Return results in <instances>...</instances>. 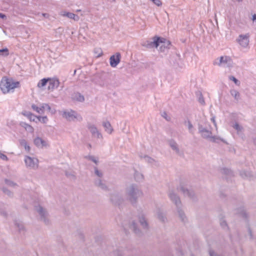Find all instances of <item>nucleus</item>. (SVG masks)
Returning a JSON list of instances; mask_svg holds the SVG:
<instances>
[{
  "label": "nucleus",
  "mask_w": 256,
  "mask_h": 256,
  "mask_svg": "<svg viewBox=\"0 0 256 256\" xmlns=\"http://www.w3.org/2000/svg\"><path fill=\"white\" fill-rule=\"evenodd\" d=\"M145 46L149 48H156L160 52H165L170 48V41L160 37H154L147 41Z\"/></svg>",
  "instance_id": "f257e3e1"
},
{
  "label": "nucleus",
  "mask_w": 256,
  "mask_h": 256,
  "mask_svg": "<svg viewBox=\"0 0 256 256\" xmlns=\"http://www.w3.org/2000/svg\"><path fill=\"white\" fill-rule=\"evenodd\" d=\"M126 198L132 204L136 202L138 199L143 195L142 190L136 184H130L126 188Z\"/></svg>",
  "instance_id": "f03ea898"
},
{
  "label": "nucleus",
  "mask_w": 256,
  "mask_h": 256,
  "mask_svg": "<svg viewBox=\"0 0 256 256\" xmlns=\"http://www.w3.org/2000/svg\"><path fill=\"white\" fill-rule=\"evenodd\" d=\"M198 132L201 136L212 142H218L219 140L223 141L220 137L213 134L212 128L209 124L206 122L198 125Z\"/></svg>",
  "instance_id": "7ed1b4c3"
},
{
  "label": "nucleus",
  "mask_w": 256,
  "mask_h": 256,
  "mask_svg": "<svg viewBox=\"0 0 256 256\" xmlns=\"http://www.w3.org/2000/svg\"><path fill=\"white\" fill-rule=\"evenodd\" d=\"M168 196L170 200L174 203L176 206V212L180 220L184 222L186 221V218L183 210L179 197L172 191L169 192Z\"/></svg>",
  "instance_id": "20e7f679"
},
{
  "label": "nucleus",
  "mask_w": 256,
  "mask_h": 256,
  "mask_svg": "<svg viewBox=\"0 0 256 256\" xmlns=\"http://www.w3.org/2000/svg\"><path fill=\"white\" fill-rule=\"evenodd\" d=\"M18 86V82H14L12 80L6 78H2L0 83V88L4 94L10 92Z\"/></svg>",
  "instance_id": "39448f33"
},
{
  "label": "nucleus",
  "mask_w": 256,
  "mask_h": 256,
  "mask_svg": "<svg viewBox=\"0 0 256 256\" xmlns=\"http://www.w3.org/2000/svg\"><path fill=\"white\" fill-rule=\"evenodd\" d=\"M32 108L39 114H43L46 112H49L52 115L56 113L54 108H52L48 104L46 103L40 104L38 106L32 104Z\"/></svg>",
  "instance_id": "423d86ee"
},
{
  "label": "nucleus",
  "mask_w": 256,
  "mask_h": 256,
  "mask_svg": "<svg viewBox=\"0 0 256 256\" xmlns=\"http://www.w3.org/2000/svg\"><path fill=\"white\" fill-rule=\"evenodd\" d=\"M60 114L63 118L68 121H78L82 120V116L72 110H65L60 112Z\"/></svg>",
  "instance_id": "0eeeda50"
},
{
  "label": "nucleus",
  "mask_w": 256,
  "mask_h": 256,
  "mask_svg": "<svg viewBox=\"0 0 256 256\" xmlns=\"http://www.w3.org/2000/svg\"><path fill=\"white\" fill-rule=\"evenodd\" d=\"M32 142L36 147L39 149H47L50 146L48 140L38 136H34Z\"/></svg>",
  "instance_id": "6e6552de"
},
{
  "label": "nucleus",
  "mask_w": 256,
  "mask_h": 256,
  "mask_svg": "<svg viewBox=\"0 0 256 256\" xmlns=\"http://www.w3.org/2000/svg\"><path fill=\"white\" fill-rule=\"evenodd\" d=\"M35 210L40 216V218L45 224L48 225L50 224L48 214L45 208L38 205L36 206Z\"/></svg>",
  "instance_id": "1a4fd4ad"
},
{
  "label": "nucleus",
  "mask_w": 256,
  "mask_h": 256,
  "mask_svg": "<svg viewBox=\"0 0 256 256\" xmlns=\"http://www.w3.org/2000/svg\"><path fill=\"white\" fill-rule=\"evenodd\" d=\"M232 61L231 58L228 56H221L215 59L214 64L219 66H229L231 65Z\"/></svg>",
  "instance_id": "9d476101"
},
{
  "label": "nucleus",
  "mask_w": 256,
  "mask_h": 256,
  "mask_svg": "<svg viewBox=\"0 0 256 256\" xmlns=\"http://www.w3.org/2000/svg\"><path fill=\"white\" fill-rule=\"evenodd\" d=\"M124 198L119 192H114L110 196V200L115 205H120L124 201Z\"/></svg>",
  "instance_id": "9b49d317"
},
{
  "label": "nucleus",
  "mask_w": 256,
  "mask_h": 256,
  "mask_svg": "<svg viewBox=\"0 0 256 256\" xmlns=\"http://www.w3.org/2000/svg\"><path fill=\"white\" fill-rule=\"evenodd\" d=\"M88 128L93 136L97 138H102V134L99 132L95 125L92 124H88Z\"/></svg>",
  "instance_id": "f8f14e48"
},
{
  "label": "nucleus",
  "mask_w": 256,
  "mask_h": 256,
  "mask_svg": "<svg viewBox=\"0 0 256 256\" xmlns=\"http://www.w3.org/2000/svg\"><path fill=\"white\" fill-rule=\"evenodd\" d=\"M250 36L248 34H240L238 38V42L243 48H246L249 44Z\"/></svg>",
  "instance_id": "ddd939ff"
},
{
  "label": "nucleus",
  "mask_w": 256,
  "mask_h": 256,
  "mask_svg": "<svg viewBox=\"0 0 256 256\" xmlns=\"http://www.w3.org/2000/svg\"><path fill=\"white\" fill-rule=\"evenodd\" d=\"M60 15L62 17H66L69 19L73 20L74 21H78L80 20V18L78 15L66 10L61 11L60 12Z\"/></svg>",
  "instance_id": "4468645a"
},
{
  "label": "nucleus",
  "mask_w": 256,
  "mask_h": 256,
  "mask_svg": "<svg viewBox=\"0 0 256 256\" xmlns=\"http://www.w3.org/2000/svg\"><path fill=\"white\" fill-rule=\"evenodd\" d=\"M120 54L117 52L114 55L110 56V65L113 68H115L120 62Z\"/></svg>",
  "instance_id": "2eb2a0df"
},
{
  "label": "nucleus",
  "mask_w": 256,
  "mask_h": 256,
  "mask_svg": "<svg viewBox=\"0 0 256 256\" xmlns=\"http://www.w3.org/2000/svg\"><path fill=\"white\" fill-rule=\"evenodd\" d=\"M59 82L58 80L54 78H48V89L49 91H52L54 89L57 88Z\"/></svg>",
  "instance_id": "dca6fc26"
},
{
  "label": "nucleus",
  "mask_w": 256,
  "mask_h": 256,
  "mask_svg": "<svg viewBox=\"0 0 256 256\" xmlns=\"http://www.w3.org/2000/svg\"><path fill=\"white\" fill-rule=\"evenodd\" d=\"M154 212L156 216L160 221L164 222L166 221V218L160 208H156L154 210Z\"/></svg>",
  "instance_id": "f3484780"
},
{
  "label": "nucleus",
  "mask_w": 256,
  "mask_h": 256,
  "mask_svg": "<svg viewBox=\"0 0 256 256\" xmlns=\"http://www.w3.org/2000/svg\"><path fill=\"white\" fill-rule=\"evenodd\" d=\"M179 190L182 192L184 196L192 198L194 196V192L192 190H188L184 186H180Z\"/></svg>",
  "instance_id": "a211bd4d"
},
{
  "label": "nucleus",
  "mask_w": 256,
  "mask_h": 256,
  "mask_svg": "<svg viewBox=\"0 0 256 256\" xmlns=\"http://www.w3.org/2000/svg\"><path fill=\"white\" fill-rule=\"evenodd\" d=\"M102 125L104 129V131L108 134H111L114 132V128L108 121H104Z\"/></svg>",
  "instance_id": "6ab92c4d"
},
{
  "label": "nucleus",
  "mask_w": 256,
  "mask_h": 256,
  "mask_svg": "<svg viewBox=\"0 0 256 256\" xmlns=\"http://www.w3.org/2000/svg\"><path fill=\"white\" fill-rule=\"evenodd\" d=\"M94 184L97 186L99 187L103 190H106L108 189V187L106 184L105 182L100 178L96 180Z\"/></svg>",
  "instance_id": "aec40b11"
},
{
  "label": "nucleus",
  "mask_w": 256,
  "mask_h": 256,
  "mask_svg": "<svg viewBox=\"0 0 256 256\" xmlns=\"http://www.w3.org/2000/svg\"><path fill=\"white\" fill-rule=\"evenodd\" d=\"M26 166L30 169H36L38 167V161H24Z\"/></svg>",
  "instance_id": "412c9836"
},
{
  "label": "nucleus",
  "mask_w": 256,
  "mask_h": 256,
  "mask_svg": "<svg viewBox=\"0 0 256 256\" xmlns=\"http://www.w3.org/2000/svg\"><path fill=\"white\" fill-rule=\"evenodd\" d=\"M138 218L139 222L142 227L144 229H147L148 228V225L144 216L143 214H142L139 216Z\"/></svg>",
  "instance_id": "4be33fe9"
},
{
  "label": "nucleus",
  "mask_w": 256,
  "mask_h": 256,
  "mask_svg": "<svg viewBox=\"0 0 256 256\" xmlns=\"http://www.w3.org/2000/svg\"><path fill=\"white\" fill-rule=\"evenodd\" d=\"M168 144L172 150H174L177 153L179 152L180 150L178 146L176 141L173 140H170L168 141Z\"/></svg>",
  "instance_id": "5701e85b"
},
{
  "label": "nucleus",
  "mask_w": 256,
  "mask_h": 256,
  "mask_svg": "<svg viewBox=\"0 0 256 256\" xmlns=\"http://www.w3.org/2000/svg\"><path fill=\"white\" fill-rule=\"evenodd\" d=\"M240 176L244 179L250 180L252 177V174L250 172L242 170L240 172Z\"/></svg>",
  "instance_id": "b1692460"
},
{
  "label": "nucleus",
  "mask_w": 256,
  "mask_h": 256,
  "mask_svg": "<svg viewBox=\"0 0 256 256\" xmlns=\"http://www.w3.org/2000/svg\"><path fill=\"white\" fill-rule=\"evenodd\" d=\"M21 126L28 132L32 133L34 132V128L28 124L26 122H22Z\"/></svg>",
  "instance_id": "393cba45"
},
{
  "label": "nucleus",
  "mask_w": 256,
  "mask_h": 256,
  "mask_svg": "<svg viewBox=\"0 0 256 256\" xmlns=\"http://www.w3.org/2000/svg\"><path fill=\"white\" fill-rule=\"evenodd\" d=\"M232 128L236 131L238 134H241L243 131V128L237 122H234L232 125Z\"/></svg>",
  "instance_id": "a878e982"
},
{
  "label": "nucleus",
  "mask_w": 256,
  "mask_h": 256,
  "mask_svg": "<svg viewBox=\"0 0 256 256\" xmlns=\"http://www.w3.org/2000/svg\"><path fill=\"white\" fill-rule=\"evenodd\" d=\"M48 78H43L38 84V86L40 88H43L46 86H48Z\"/></svg>",
  "instance_id": "bb28decb"
},
{
  "label": "nucleus",
  "mask_w": 256,
  "mask_h": 256,
  "mask_svg": "<svg viewBox=\"0 0 256 256\" xmlns=\"http://www.w3.org/2000/svg\"><path fill=\"white\" fill-rule=\"evenodd\" d=\"M230 93L231 96L234 98L236 100H238L240 99V92L236 90H232L230 91Z\"/></svg>",
  "instance_id": "cd10ccee"
},
{
  "label": "nucleus",
  "mask_w": 256,
  "mask_h": 256,
  "mask_svg": "<svg viewBox=\"0 0 256 256\" xmlns=\"http://www.w3.org/2000/svg\"><path fill=\"white\" fill-rule=\"evenodd\" d=\"M221 172L226 176H231L233 174V172L232 170L226 168H222Z\"/></svg>",
  "instance_id": "c85d7f7f"
},
{
  "label": "nucleus",
  "mask_w": 256,
  "mask_h": 256,
  "mask_svg": "<svg viewBox=\"0 0 256 256\" xmlns=\"http://www.w3.org/2000/svg\"><path fill=\"white\" fill-rule=\"evenodd\" d=\"M72 98L74 100L80 102H82L84 100V96L79 93L75 94L73 96Z\"/></svg>",
  "instance_id": "c756f323"
},
{
  "label": "nucleus",
  "mask_w": 256,
  "mask_h": 256,
  "mask_svg": "<svg viewBox=\"0 0 256 256\" xmlns=\"http://www.w3.org/2000/svg\"><path fill=\"white\" fill-rule=\"evenodd\" d=\"M134 177L136 180L138 182H142L144 180V176L142 174L137 171L134 172Z\"/></svg>",
  "instance_id": "7c9ffc66"
},
{
  "label": "nucleus",
  "mask_w": 256,
  "mask_h": 256,
  "mask_svg": "<svg viewBox=\"0 0 256 256\" xmlns=\"http://www.w3.org/2000/svg\"><path fill=\"white\" fill-rule=\"evenodd\" d=\"M15 226L18 228L20 232H22L24 231V227L23 224L20 221H16Z\"/></svg>",
  "instance_id": "2f4dec72"
},
{
  "label": "nucleus",
  "mask_w": 256,
  "mask_h": 256,
  "mask_svg": "<svg viewBox=\"0 0 256 256\" xmlns=\"http://www.w3.org/2000/svg\"><path fill=\"white\" fill-rule=\"evenodd\" d=\"M20 145L24 147L25 149L26 150L27 152H30V145L28 144V142L24 140H22L20 141Z\"/></svg>",
  "instance_id": "473e14b6"
},
{
  "label": "nucleus",
  "mask_w": 256,
  "mask_h": 256,
  "mask_svg": "<svg viewBox=\"0 0 256 256\" xmlns=\"http://www.w3.org/2000/svg\"><path fill=\"white\" fill-rule=\"evenodd\" d=\"M38 120L39 122L44 124H46L48 123V118L46 116H38Z\"/></svg>",
  "instance_id": "72a5a7b5"
},
{
  "label": "nucleus",
  "mask_w": 256,
  "mask_h": 256,
  "mask_svg": "<svg viewBox=\"0 0 256 256\" xmlns=\"http://www.w3.org/2000/svg\"><path fill=\"white\" fill-rule=\"evenodd\" d=\"M130 228L132 229L136 234H140V230L137 228L136 224L135 222H132L130 224Z\"/></svg>",
  "instance_id": "f704fd0d"
},
{
  "label": "nucleus",
  "mask_w": 256,
  "mask_h": 256,
  "mask_svg": "<svg viewBox=\"0 0 256 256\" xmlns=\"http://www.w3.org/2000/svg\"><path fill=\"white\" fill-rule=\"evenodd\" d=\"M9 54V51L7 48L0 50V56H6Z\"/></svg>",
  "instance_id": "c9c22d12"
},
{
  "label": "nucleus",
  "mask_w": 256,
  "mask_h": 256,
  "mask_svg": "<svg viewBox=\"0 0 256 256\" xmlns=\"http://www.w3.org/2000/svg\"><path fill=\"white\" fill-rule=\"evenodd\" d=\"M229 80L234 82V83L238 86H240V82L234 76H229Z\"/></svg>",
  "instance_id": "e433bc0d"
},
{
  "label": "nucleus",
  "mask_w": 256,
  "mask_h": 256,
  "mask_svg": "<svg viewBox=\"0 0 256 256\" xmlns=\"http://www.w3.org/2000/svg\"><path fill=\"white\" fill-rule=\"evenodd\" d=\"M185 125L188 127L189 132L191 133L193 132L192 125L190 123V121H187L185 122Z\"/></svg>",
  "instance_id": "4c0bfd02"
},
{
  "label": "nucleus",
  "mask_w": 256,
  "mask_h": 256,
  "mask_svg": "<svg viewBox=\"0 0 256 256\" xmlns=\"http://www.w3.org/2000/svg\"><path fill=\"white\" fill-rule=\"evenodd\" d=\"M66 175L68 178L70 179L74 180L76 178L75 174L73 172H66Z\"/></svg>",
  "instance_id": "58836bf2"
},
{
  "label": "nucleus",
  "mask_w": 256,
  "mask_h": 256,
  "mask_svg": "<svg viewBox=\"0 0 256 256\" xmlns=\"http://www.w3.org/2000/svg\"><path fill=\"white\" fill-rule=\"evenodd\" d=\"M28 119L31 122H38L36 120H38V116L34 115L32 113V114L30 116Z\"/></svg>",
  "instance_id": "ea45409f"
},
{
  "label": "nucleus",
  "mask_w": 256,
  "mask_h": 256,
  "mask_svg": "<svg viewBox=\"0 0 256 256\" xmlns=\"http://www.w3.org/2000/svg\"><path fill=\"white\" fill-rule=\"evenodd\" d=\"M162 116L168 121L170 120V116L165 112L162 113Z\"/></svg>",
  "instance_id": "a19ab883"
},
{
  "label": "nucleus",
  "mask_w": 256,
  "mask_h": 256,
  "mask_svg": "<svg viewBox=\"0 0 256 256\" xmlns=\"http://www.w3.org/2000/svg\"><path fill=\"white\" fill-rule=\"evenodd\" d=\"M94 174L100 178L102 176V173L97 168H94Z\"/></svg>",
  "instance_id": "79ce46f5"
},
{
  "label": "nucleus",
  "mask_w": 256,
  "mask_h": 256,
  "mask_svg": "<svg viewBox=\"0 0 256 256\" xmlns=\"http://www.w3.org/2000/svg\"><path fill=\"white\" fill-rule=\"evenodd\" d=\"M5 182H6V184L8 186H12V187H14L15 186H16V184L14 183V182H12V181L8 180H5Z\"/></svg>",
  "instance_id": "37998d69"
},
{
  "label": "nucleus",
  "mask_w": 256,
  "mask_h": 256,
  "mask_svg": "<svg viewBox=\"0 0 256 256\" xmlns=\"http://www.w3.org/2000/svg\"><path fill=\"white\" fill-rule=\"evenodd\" d=\"M2 191H3V192H4L5 194H6V195H8V196H10V197H11V196H12V192H10V190H8L7 188H2Z\"/></svg>",
  "instance_id": "c03bdc74"
},
{
  "label": "nucleus",
  "mask_w": 256,
  "mask_h": 256,
  "mask_svg": "<svg viewBox=\"0 0 256 256\" xmlns=\"http://www.w3.org/2000/svg\"><path fill=\"white\" fill-rule=\"evenodd\" d=\"M208 253H209L210 256H221L218 254L216 252H215L212 250H210Z\"/></svg>",
  "instance_id": "a18cd8bd"
},
{
  "label": "nucleus",
  "mask_w": 256,
  "mask_h": 256,
  "mask_svg": "<svg viewBox=\"0 0 256 256\" xmlns=\"http://www.w3.org/2000/svg\"><path fill=\"white\" fill-rule=\"evenodd\" d=\"M210 121L213 123V124L216 128V130H218V126H217V124H216V121L215 117L212 116L210 118Z\"/></svg>",
  "instance_id": "49530a36"
},
{
  "label": "nucleus",
  "mask_w": 256,
  "mask_h": 256,
  "mask_svg": "<svg viewBox=\"0 0 256 256\" xmlns=\"http://www.w3.org/2000/svg\"><path fill=\"white\" fill-rule=\"evenodd\" d=\"M254 26H256V14H254L251 18Z\"/></svg>",
  "instance_id": "de8ad7c7"
},
{
  "label": "nucleus",
  "mask_w": 256,
  "mask_h": 256,
  "mask_svg": "<svg viewBox=\"0 0 256 256\" xmlns=\"http://www.w3.org/2000/svg\"><path fill=\"white\" fill-rule=\"evenodd\" d=\"M22 114L28 118L32 114V112L28 111H24L22 112Z\"/></svg>",
  "instance_id": "09e8293b"
},
{
  "label": "nucleus",
  "mask_w": 256,
  "mask_h": 256,
  "mask_svg": "<svg viewBox=\"0 0 256 256\" xmlns=\"http://www.w3.org/2000/svg\"><path fill=\"white\" fill-rule=\"evenodd\" d=\"M6 156L2 152L0 151V159L5 160L7 159Z\"/></svg>",
  "instance_id": "8fccbe9b"
},
{
  "label": "nucleus",
  "mask_w": 256,
  "mask_h": 256,
  "mask_svg": "<svg viewBox=\"0 0 256 256\" xmlns=\"http://www.w3.org/2000/svg\"><path fill=\"white\" fill-rule=\"evenodd\" d=\"M126 254L125 251L118 252L117 256H124Z\"/></svg>",
  "instance_id": "3c124183"
},
{
  "label": "nucleus",
  "mask_w": 256,
  "mask_h": 256,
  "mask_svg": "<svg viewBox=\"0 0 256 256\" xmlns=\"http://www.w3.org/2000/svg\"><path fill=\"white\" fill-rule=\"evenodd\" d=\"M86 158L90 160H95L96 159V158L94 156L90 155L87 156Z\"/></svg>",
  "instance_id": "603ef678"
},
{
  "label": "nucleus",
  "mask_w": 256,
  "mask_h": 256,
  "mask_svg": "<svg viewBox=\"0 0 256 256\" xmlns=\"http://www.w3.org/2000/svg\"><path fill=\"white\" fill-rule=\"evenodd\" d=\"M0 18L2 19H6V16L4 14H2V13H0Z\"/></svg>",
  "instance_id": "864d4df0"
},
{
  "label": "nucleus",
  "mask_w": 256,
  "mask_h": 256,
  "mask_svg": "<svg viewBox=\"0 0 256 256\" xmlns=\"http://www.w3.org/2000/svg\"><path fill=\"white\" fill-rule=\"evenodd\" d=\"M221 226L224 228V226H226V222L224 221H222L220 222Z\"/></svg>",
  "instance_id": "5fc2aeb1"
},
{
  "label": "nucleus",
  "mask_w": 256,
  "mask_h": 256,
  "mask_svg": "<svg viewBox=\"0 0 256 256\" xmlns=\"http://www.w3.org/2000/svg\"><path fill=\"white\" fill-rule=\"evenodd\" d=\"M98 51H99V52H98V55L97 56L98 57L101 56L102 54V52L101 50H99Z\"/></svg>",
  "instance_id": "6e6d98bb"
},
{
  "label": "nucleus",
  "mask_w": 256,
  "mask_h": 256,
  "mask_svg": "<svg viewBox=\"0 0 256 256\" xmlns=\"http://www.w3.org/2000/svg\"><path fill=\"white\" fill-rule=\"evenodd\" d=\"M248 232H249V234H250V238H252V232L251 230H248Z\"/></svg>",
  "instance_id": "4d7b16f0"
},
{
  "label": "nucleus",
  "mask_w": 256,
  "mask_h": 256,
  "mask_svg": "<svg viewBox=\"0 0 256 256\" xmlns=\"http://www.w3.org/2000/svg\"><path fill=\"white\" fill-rule=\"evenodd\" d=\"M242 214L244 216H246V213H245V212H244V210H242Z\"/></svg>",
  "instance_id": "13d9d810"
},
{
  "label": "nucleus",
  "mask_w": 256,
  "mask_h": 256,
  "mask_svg": "<svg viewBox=\"0 0 256 256\" xmlns=\"http://www.w3.org/2000/svg\"><path fill=\"white\" fill-rule=\"evenodd\" d=\"M42 16H44V17H48V14H43Z\"/></svg>",
  "instance_id": "bf43d9fd"
},
{
  "label": "nucleus",
  "mask_w": 256,
  "mask_h": 256,
  "mask_svg": "<svg viewBox=\"0 0 256 256\" xmlns=\"http://www.w3.org/2000/svg\"><path fill=\"white\" fill-rule=\"evenodd\" d=\"M200 102L202 104V103L204 102V100H203V99H202V100H201V99H200Z\"/></svg>",
  "instance_id": "052dcab7"
},
{
  "label": "nucleus",
  "mask_w": 256,
  "mask_h": 256,
  "mask_svg": "<svg viewBox=\"0 0 256 256\" xmlns=\"http://www.w3.org/2000/svg\"><path fill=\"white\" fill-rule=\"evenodd\" d=\"M180 255H182V252H180V254H178V256H180Z\"/></svg>",
  "instance_id": "680f3d73"
},
{
  "label": "nucleus",
  "mask_w": 256,
  "mask_h": 256,
  "mask_svg": "<svg viewBox=\"0 0 256 256\" xmlns=\"http://www.w3.org/2000/svg\"><path fill=\"white\" fill-rule=\"evenodd\" d=\"M236 0L240 2H242V0Z\"/></svg>",
  "instance_id": "e2e57ef3"
},
{
  "label": "nucleus",
  "mask_w": 256,
  "mask_h": 256,
  "mask_svg": "<svg viewBox=\"0 0 256 256\" xmlns=\"http://www.w3.org/2000/svg\"><path fill=\"white\" fill-rule=\"evenodd\" d=\"M76 11H77V12H80V10H78Z\"/></svg>",
  "instance_id": "0e129e2a"
},
{
  "label": "nucleus",
  "mask_w": 256,
  "mask_h": 256,
  "mask_svg": "<svg viewBox=\"0 0 256 256\" xmlns=\"http://www.w3.org/2000/svg\"><path fill=\"white\" fill-rule=\"evenodd\" d=\"M94 162H95V163L96 164V163H97V161L94 160Z\"/></svg>",
  "instance_id": "69168bd1"
},
{
  "label": "nucleus",
  "mask_w": 256,
  "mask_h": 256,
  "mask_svg": "<svg viewBox=\"0 0 256 256\" xmlns=\"http://www.w3.org/2000/svg\"><path fill=\"white\" fill-rule=\"evenodd\" d=\"M146 157H147L146 156H145L144 158H146Z\"/></svg>",
  "instance_id": "338daca9"
}]
</instances>
